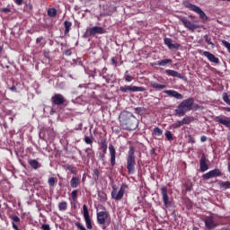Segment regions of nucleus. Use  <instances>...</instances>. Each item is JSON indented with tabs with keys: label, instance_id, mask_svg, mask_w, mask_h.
Wrapping results in <instances>:
<instances>
[{
	"label": "nucleus",
	"instance_id": "a18cd8bd",
	"mask_svg": "<svg viewBox=\"0 0 230 230\" xmlns=\"http://www.w3.org/2000/svg\"><path fill=\"white\" fill-rule=\"evenodd\" d=\"M188 143H190V145H195V138L191 137V135H189L188 137Z\"/></svg>",
	"mask_w": 230,
	"mask_h": 230
},
{
	"label": "nucleus",
	"instance_id": "58836bf2",
	"mask_svg": "<svg viewBox=\"0 0 230 230\" xmlns=\"http://www.w3.org/2000/svg\"><path fill=\"white\" fill-rule=\"evenodd\" d=\"M84 143H86V145H93V137H84Z\"/></svg>",
	"mask_w": 230,
	"mask_h": 230
},
{
	"label": "nucleus",
	"instance_id": "9b49d317",
	"mask_svg": "<svg viewBox=\"0 0 230 230\" xmlns=\"http://www.w3.org/2000/svg\"><path fill=\"white\" fill-rule=\"evenodd\" d=\"M51 102L53 105H64V103H66V99L64 98V95L56 93L51 97Z\"/></svg>",
	"mask_w": 230,
	"mask_h": 230
},
{
	"label": "nucleus",
	"instance_id": "a211bd4d",
	"mask_svg": "<svg viewBox=\"0 0 230 230\" xmlns=\"http://www.w3.org/2000/svg\"><path fill=\"white\" fill-rule=\"evenodd\" d=\"M203 56L209 60V62H212L213 64H218L220 62V59L218 58L215 57V55L211 54L209 51H204Z\"/></svg>",
	"mask_w": 230,
	"mask_h": 230
},
{
	"label": "nucleus",
	"instance_id": "ddd939ff",
	"mask_svg": "<svg viewBox=\"0 0 230 230\" xmlns=\"http://www.w3.org/2000/svg\"><path fill=\"white\" fill-rule=\"evenodd\" d=\"M124 195H125V189L123 187H120L119 191L113 188V190L111 191V197L115 200H121Z\"/></svg>",
	"mask_w": 230,
	"mask_h": 230
},
{
	"label": "nucleus",
	"instance_id": "b1692460",
	"mask_svg": "<svg viewBox=\"0 0 230 230\" xmlns=\"http://www.w3.org/2000/svg\"><path fill=\"white\" fill-rule=\"evenodd\" d=\"M79 185H80V179H78L77 177H73L70 181L71 188H78Z\"/></svg>",
	"mask_w": 230,
	"mask_h": 230
},
{
	"label": "nucleus",
	"instance_id": "13d9d810",
	"mask_svg": "<svg viewBox=\"0 0 230 230\" xmlns=\"http://www.w3.org/2000/svg\"><path fill=\"white\" fill-rule=\"evenodd\" d=\"M40 40H42V39L38 38V39L36 40V42L39 43V42H40Z\"/></svg>",
	"mask_w": 230,
	"mask_h": 230
},
{
	"label": "nucleus",
	"instance_id": "8fccbe9b",
	"mask_svg": "<svg viewBox=\"0 0 230 230\" xmlns=\"http://www.w3.org/2000/svg\"><path fill=\"white\" fill-rule=\"evenodd\" d=\"M200 141H201V143H206V141H208V137L202 136V137H200Z\"/></svg>",
	"mask_w": 230,
	"mask_h": 230
},
{
	"label": "nucleus",
	"instance_id": "f3484780",
	"mask_svg": "<svg viewBox=\"0 0 230 230\" xmlns=\"http://www.w3.org/2000/svg\"><path fill=\"white\" fill-rule=\"evenodd\" d=\"M215 121H217V123H220L221 125H224L227 128H229L230 127V119L227 117L217 116L216 117Z\"/></svg>",
	"mask_w": 230,
	"mask_h": 230
},
{
	"label": "nucleus",
	"instance_id": "4c0bfd02",
	"mask_svg": "<svg viewBox=\"0 0 230 230\" xmlns=\"http://www.w3.org/2000/svg\"><path fill=\"white\" fill-rule=\"evenodd\" d=\"M221 188H224V190H229L230 188V182L229 181H223L220 183Z\"/></svg>",
	"mask_w": 230,
	"mask_h": 230
},
{
	"label": "nucleus",
	"instance_id": "c85d7f7f",
	"mask_svg": "<svg viewBox=\"0 0 230 230\" xmlns=\"http://www.w3.org/2000/svg\"><path fill=\"white\" fill-rule=\"evenodd\" d=\"M85 153H86L87 157H89V158L94 157V151H93L92 147H87L85 149Z\"/></svg>",
	"mask_w": 230,
	"mask_h": 230
},
{
	"label": "nucleus",
	"instance_id": "1a4fd4ad",
	"mask_svg": "<svg viewBox=\"0 0 230 230\" xmlns=\"http://www.w3.org/2000/svg\"><path fill=\"white\" fill-rule=\"evenodd\" d=\"M181 22H182L183 26L187 28V30H190V31H195L197 28H200L199 25H197L193 22H191L188 18L186 17H180Z\"/></svg>",
	"mask_w": 230,
	"mask_h": 230
},
{
	"label": "nucleus",
	"instance_id": "dca6fc26",
	"mask_svg": "<svg viewBox=\"0 0 230 230\" xmlns=\"http://www.w3.org/2000/svg\"><path fill=\"white\" fill-rule=\"evenodd\" d=\"M164 93V94H168V96H171V98H175L176 100H182V98H184L182 94L175 90H165Z\"/></svg>",
	"mask_w": 230,
	"mask_h": 230
},
{
	"label": "nucleus",
	"instance_id": "7c9ffc66",
	"mask_svg": "<svg viewBox=\"0 0 230 230\" xmlns=\"http://www.w3.org/2000/svg\"><path fill=\"white\" fill-rule=\"evenodd\" d=\"M181 121H182L183 125H190V123H191V121H193V118L186 116L185 118H183L181 119Z\"/></svg>",
	"mask_w": 230,
	"mask_h": 230
},
{
	"label": "nucleus",
	"instance_id": "aec40b11",
	"mask_svg": "<svg viewBox=\"0 0 230 230\" xmlns=\"http://www.w3.org/2000/svg\"><path fill=\"white\" fill-rule=\"evenodd\" d=\"M206 161V156L202 155L199 161L200 172H208L209 167L208 166V163Z\"/></svg>",
	"mask_w": 230,
	"mask_h": 230
},
{
	"label": "nucleus",
	"instance_id": "6ab92c4d",
	"mask_svg": "<svg viewBox=\"0 0 230 230\" xmlns=\"http://www.w3.org/2000/svg\"><path fill=\"white\" fill-rule=\"evenodd\" d=\"M172 39L170 38H165L164 39V44L166 47L169 48V49H178V48H180L181 45H179V43H172Z\"/></svg>",
	"mask_w": 230,
	"mask_h": 230
},
{
	"label": "nucleus",
	"instance_id": "72a5a7b5",
	"mask_svg": "<svg viewBox=\"0 0 230 230\" xmlns=\"http://www.w3.org/2000/svg\"><path fill=\"white\" fill-rule=\"evenodd\" d=\"M165 137L168 141H173V134H172V131H166Z\"/></svg>",
	"mask_w": 230,
	"mask_h": 230
},
{
	"label": "nucleus",
	"instance_id": "39448f33",
	"mask_svg": "<svg viewBox=\"0 0 230 230\" xmlns=\"http://www.w3.org/2000/svg\"><path fill=\"white\" fill-rule=\"evenodd\" d=\"M220 218H222V217L217 214H211L205 218V226L208 229H216V227H218L220 225Z\"/></svg>",
	"mask_w": 230,
	"mask_h": 230
},
{
	"label": "nucleus",
	"instance_id": "f03ea898",
	"mask_svg": "<svg viewBox=\"0 0 230 230\" xmlns=\"http://www.w3.org/2000/svg\"><path fill=\"white\" fill-rule=\"evenodd\" d=\"M193 103H195V99L191 97L183 100L175 109V115L179 116V118L184 116L186 112H190L193 109Z\"/></svg>",
	"mask_w": 230,
	"mask_h": 230
},
{
	"label": "nucleus",
	"instance_id": "864d4df0",
	"mask_svg": "<svg viewBox=\"0 0 230 230\" xmlns=\"http://www.w3.org/2000/svg\"><path fill=\"white\" fill-rule=\"evenodd\" d=\"M111 63L112 65L116 67L118 66V61H116V59H114V58H111Z\"/></svg>",
	"mask_w": 230,
	"mask_h": 230
},
{
	"label": "nucleus",
	"instance_id": "0e129e2a",
	"mask_svg": "<svg viewBox=\"0 0 230 230\" xmlns=\"http://www.w3.org/2000/svg\"><path fill=\"white\" fill-rule=\"evenodd\" d=\"M54 112H55V111L51 110L50 114H53Z\"/></svg>",
	"mask_w": 230,
	"mask_h": 230
},
{
	"label": "nucleus",
	"instance_id": "c03bdc74",
	"mask_svg": "<svg viewBox=\"0 0 230 230\" xmlns=\"http://www.w3.org/2000/svg\"><path fill=\"white\" fill-rule=\"evenodd\" d=\"M124 80L126 82H132V80H134V77H132V75H124Z\"/></svg>",
	"mask_w": 230,
	"mask_h": 230
},
{
	"label": "nucleus",
	"instance_id": "c756f323",
	"mask_svg": "<svg viewBox=\"0 0 230 230\" xmlns=\"http://www.w3.org/2000/svg\"><path fill=\"white\" fill-rule=\"evenodd\" d=\"M58 209L59 211H66L67 209V202L62 201L58 204Z\"/></svg>",
	"mask_w": 230,
	"mask_h": 230
},
{
	"label": "nucleus",
	"instance_id": "bb28decb",
	"mask_svg": "<svg viewBox=\"0 0 230 230\" xmlns=\"http://www.w3.org/2000/svg\"><path fill=\"white\" fill-rule=\"evenodd\" d=\"M65 170H69V172H71V173H73L74 175H76V173H78L76 167L73 165H69V164L66 165Z\"/></svg>",
	"mask_w": 230,
	"mask_h": 230
},
{
	"label": "nucleus",
	"instance_id": "0eeeda50",
	"mask_svg": "<svg viewBox=\"0 0 230 230\" xmlns=\"http://www.w3.org/2000/svg\"><path fill=\"white\" fill-rule=\"evenodd\" d=\"M107 33V31L103 27L94 26L87 28L86 34L89 37H94V35H103Z\"/></svg>",
	"mask_w": 230,
	"mask_h": 230
},
{
	"label": "nucleus",
	"instance_id": "f257e3e1",
	"mask_svg": "<svg viewBox=\"0 0 230 230\" xmlns=\"http://www.w3.org/2000/svg\"><path fill=\"white\" fill-rule=\"evenodd\" d=\"M120 125L125 130H136L137 119L130 112H123L120 116Z\"/></svg>",
	"mask_w": 230,
	"mask_h": 230
},
{
	"label": "nucleus",
	"instance_id": "e433bc0d",
	"mask_svg": "<svg viewBox=\"0 0 230 230\" xmlns=\"http://www.w3.org/2000/svg\"><path fill=\"white\" fill-rule=\"evenodd\" d=\"M182 125H184L182 120H178L172 124V128H180V127H182Z\"/></svg>",
	"mask_w": 230,
	"mask_h": 230
},
{
	"label": "nucleus",
	"instance_id": "4d7b16f0",
	"mask_svg": "<svg viewBox=\"0 0 230 230\" xmlns=\"http://www.w3.org/2000/svg\"><path fill=\"white\" fill-rule=\"evenodd\" d=\"M225 111H226L227 112H230V108L229 107H226Z\"/></svg>",
	"mask_w": 230,
	"mask_h": 230
},
{
	"label": "nucleus",
	"instance_id": "603ef678",
	"mask_svg": "<svg viewBox=\"0 0 230 230\" xmlns=\"http://www.w3.org/2000/svg\"><path fill=\"white\" fill-rule=\"evenodd\" d=\"M12 226H13V228L14 230H21V229L19 228V226H17V224L12 222Z\"/></svg>",
	"mask_w": 230,
	"mask_h": 230
},
{
	"label": "nucleus",
	"instance_id": "2f4dec72",
	"mask_svg": "<svg viewBox=\"0 0 230 230\" xmlns=\"http://www.w3.org/2000/svg\"><path fill=\"white\" fill-rule=\"evenodd\" d=\"M48 15L49 17H56L57 15V9L55 8H50L48 10Z\"/></svg>",
	"mask_w": 230,
	"mask_h": 230
},
{
	"label": "nucleus",
	"instance_id": "37998d69",
	"mask_svg": "<svg viewBox=\"0 0 230 230\" xmlns=\"http://www.w3.org/2000/svg\"><path fill=\"white\" fill-rule=\"evenodd\" d=\"M49 186H50V188H53V186H55V178L54 177H50L49 179Z\"/></svg>",
	"mask_w": 230,
	"mask_h": 230
},
{
	"label": "nucleus",
	"instance_id": "f8f14e48",
	"mask_svg": "<svg viewBox=\"0 0 230 230\" xmlns=\"http://www.w3.org/2000/svg\"><path fill=\"white\" fill-rule=\"evenodd\" d=\"M222 175V171L220 169H214L205 174H203V179L208 181V179H213V177H220Z\"/></svg>",
	"mask_w": 230,
	"mask_h": 230
},
{
	"label": "nucleus",
	"instance_id": "5701e85b",
	"mask_svg": "<svg viewBox=\"0 0 230 230\" xmlns=\"http://www.w3.org/2000/svg\"><path fill=\"white\" fill-rule=\"evenodd\" d=\"M168 64H172V59H163V60L157 61L156 63H155V66H162V67H164L168 66Z\"/></svg>",
	"mask_w": 230,
	"mask_h": 230
},
{
	"label": "nucleus",
	"instance_id": "6e6d98bb",
	"mask_svg": "<svg viewBox=\"0 0 230 230\" xmlns=\"http://www.w3.org/2000/svg\"><path fill=\"white\" fill-rule=\"evenodd\" d=\"M10 91H13V92L15 93V91H17V87H15V86L13 85V86H12V87L10 88Z\"/></svg>",
	"mask_w": 230,
	"mask_h": 230
},
{
	"label": "nucleus",
	"instance_id": "f704fd0d",
	"mask_svg": "<svg viewBox=\"0 0 230 230\" xmlns=\"http://www.w3.org/2000/svg\"><path fill=\"white\" fill-rule=\"evenodd\" d=\"M71 197L74 202H76V199H78V190H75L71 192Z\"/></svg>",
	"mask_w": 230,
	"mask_h": 230
},
{
	"label": "nucleus",
	"instance_id": "2eb2a0df",
	"mask_svg": "<svg viewBox=\"0 0 230 230\" xmlns=\"http://www.w3.org/2000/svg\"><path fill=\"white\" fill-rule=\"evenodd\" d=\"M109 152L111 155V166H115L116 164V148L112 144L109 145Z\"/></svg>",
	"mask_w": 230,
	"mask_h": 230
},
{
	"label": "nucleus",
	"instance_id": "9d476101",
	"mask_svg": "<svg viewBox=\"0 0 230 230\" xmlns=\"http://www.w3.org/2000/svg\"><path fill=\"white\" fill-rule=\"evenodd\" d=\"M83 215L86 228L93 229V221H91V217H89V208H87V205L83 206Z\"/></svg>",
	"mask_w": 230,
	"mask_h": 230
},
{
	"label": "nucleus",
	"instance_id": "a19ab883",
	"mask_svg": "<svg viewBox=\"0 0 230 230\" xmlns=\"http://www.w3.org/2000/svg\"><path fill=\"white\" fill-rule=\"evenodd\" d=\"M10 218L14 224L21 222V218L18 216H11Z\"/></svg>",
	"mask_w": 230,
	"mask_h": 230
},
{
	"label": "nucleus",
	"instance_id": "423d86ee",
	"mask_svg": "<svg viewBox=\"0 0 230 230\" xmlns=\"http://www.w3.org/2000/svg\"><path fill=\"white\" fill-rule=\"evenodd\" d=\"M183 4L185 8H189V10H191V12H195V13H198L199 19H201L203 22H206V21H208V15H206V13H204V11H202L200 7L192 4L188 1H185Z\"/></svg>",
	"mask_w": 230,
	"mask_h": 230
},
{
	"label": "nucleus",
	"instance_id": "4468645a",
	"mask_svg": "<svg viewBox=\"0 0 230 230\" xmlns=\"http://www.w3.org/2000/svg\"><path fill=\"white\" fill-rule=\"evenodd\" d=\"M161 191H162V199L164 201V206L165 208H169L172 202H170V197H168V189H166V187H162Z\"/></svg>",
	"mask_w": 230,
	"mask_h": 230
},
{
	"label": "nucleus",
	"instance_id": "6e6552de",
	"mask_svg": "<svg viewBox=\"0 0 230 230\" xmlns=\"http://www.w3.org/2000/svg\"><path fill=\"white\" fill-rule=\"evenodd\" d=\"M121 93H143L146 91L145 87L124 85L119 87Z\"/></svg>",
	"mask_w": 230,
	"mask_h": 230
},
{
	"label": "nucleus",
	"instance_id": "79ce46f5",
	"mask_svg": "<svg viewBox=\"0 0 230 230\" xmlns=\"http://www.w3.org/2000/svg\"><path fill=\"white\" fill-rule=\"evenodd\" d=\"M222 44L225 46V48H226L228 53H230V43L226 40H222Z\"/></svg>",
	"mask_w": 230,
	"mask_h": 230
},
{
	"label": "nucleus",
	"instance_id": "49530a36",
	"mask_svg": "<svg viewBox=\"0 0 230 230\" xmlns=\"http://www.w3.org/2000/svg\"><path fill=\"white\" fill-rule=\"evenodd\" d=\"M42 230H51V227L48 224H44L41 226Z\"/></svg>",
	"mask_w": 230,
	"mask_h": 230
},
{
	"label": "nucleus",
	"instance_id": "473e14b6",
	"mask_svg": "<svg viewBox=\"0 0 230 230\" xmlns=\"http://www.w3.org/2000/svg\"><path fill=\"white\" fill-rule=\"evenodd\" d=\"M153 132L155 136H163V130L159 128L158 127L154 128Z\"/></svg>",
	"mask_w": 230,
	"mask_h": 230
},
{
	"label": "nucleus",
	"instance_id": "3c124183",
	"mask_svg": "<svg viewBox=\"0 0 230 230\" xmlns=\"http://www.w3.org/2000/svg\"><path fill=\"white\" fill-rule=\"evenodd\" d=\"M93 174L95 175V179H98V177L100 176V172L97 170V169H95L94 171H93Z\"/></svg>",
	"mask_w": 230,
	"mask_h": 230
},
{
	"label": "nucleus",
	"instance_id": "7ed1b4c3",
	"mask_svg": "<svg viewBox=\"0 0 230 230\" xmlns=\"http://www.w3.org/2000/svg\"><path fill=\"white\" fill-rule=\"evenodd\" d=\"M127 170L132 175L136 172V149L134 146H129L127 156Z\"/></svg>",
	"mask_w": 230,
	"mask_h": 230
},
{
	"label": "nucleus",
	"instance_id": "393cba45",
	"mask_svg": "<svg viewBox=\"0 0 230 230\" xmlns=\"http://www.w3.org/2000/svg\"><path fill=\"white\" fill-rule=\"evenodd\" d=\"M30 166L33 168L34 170H38V168H40V164L37 160H30L29 161Z\"/></svg>",
	"mask_w": 230,
	"mask_h": 230
},
{
	"label": "nucleus",
	"instance_id": "a878e982",
	"mask_svg": "<svg viewBox=\"0 0 230 230\" xmlns=\"http://www.w3.org/2000/svg\"><path fill=\"white\" fill-rule=\"evenodd\" d=\"M64 26H65V35H67V33H69V31L71 30V26H73V23L71 22L65 21Z\"/></svg>",
	"mask_w": 230,
	"mask_h": 230
},
{
	"label": "nucleus",
	"instance_id": "cd10ccee",
	"mask_svg": "<svg viewBox=\"0 0 230 230\" xmlns=\"http://www.w3.org/2000/svg\"><path fill=\"white\" fill-rule=\"evenodd\" d=\"M204 40H205V42H207V44H208L212 48H215V43L211 41V37H209V35H205Z\"/></svg>",
	"mask_w": 230,
	"mask_h": 230
},
{
	"label": "nucleus",
	"instance_id": "09e8293b",
	"mask_svg": "<svg viewBox=\"0 0 230 230\" xmlns=\"http://www.w3.org/2000/svg\"><path fill=\"white\" fill-rule=\"evenodd\" d=\"M142 111H143V108H141V107L135 108V112L137 114H139V112H141Z\"/></svg>",
	"mask_w": 230,
	"mask_h": 230
},
{
	"label": "nucleus",
	"instance_id": "20e7f679",
	"mask_svg": "<svg viewBox=\"0 0 230 230\" xmlns=\"http://www.w3.org/2000/svg\"><path fill=\"white\" fill-rule=\"evenodd\" d=\"M97 224L102 226V229L106 230L111 226V215L107 211L97 212Z\"/></svg>",
	"mask_w": 230,
	"mask_h": 230
},
{
	"label": "nucleus",
	"instance_id": "bf43d9fd",
	"mask_svg": "<svg viewBox=\"0 0 230 230\" xmlns=\"http://www.w3.org/2000/svg\"><path fill=\"white\" fill-rule=\"evenodd\" d=\"M227 141H228L229 146H230V135L227 136Z\"/></svg>",
	"mask_w": 230,
	"mask_h": 230
},
{
	"label": "nucleus",
	"instance_id": "ea45409f",
	"mask_svg": "<svg viewBox=\"0 0 230 230\" xmlns=\"http://www.w3.org/2000/svg\"><path fill=\"white\" fill-rule=\"evenodd\" d=\"M101 146L103 150V153L106 154L107 153V142L105 140H102L101 142Z\"/></svg>",
	"mask_w": 230,
	"mask_h": 230
},
{
	"label": "nucleus",
	"instance_id": "052dcab7",
	"mask_svg": "<svg viewBox=\"0 0 230 230\" xmlns=\"http://www.w3.org/2000/svg\"><path fill=\"white\" fill-rule=\"evenodd\" d=\"M221 230H230L228 227H223Z\"/></svg>",
	"mask_w": 230,
	"mask_h": 230
},
{
	"label": "nucleus",
	"instance_id": "de8ad7c7",
	"mask_svg": "<svg viewBox=\"0 0 230 230\" xmlns=\"http://www.w3.org/2000/svg\"><path fill=\"white\" fill-rule=\"evenodd\" d=\"M1 12H3L4 13H10V9L4 7L1 9Z\"/></svg>",
	"mask_w": 230,
	"mask_h": 230
},
{
	"label": "nucleus",
	"instance_id": "4be33fe9",
	"mask_svg": "<svg viewBox=\"0 0 230 230\" xmlns=\"http://www.w3.org/2000/svg\"><path fill=\"white\" fill-rule=\"evenodd\" d=\"M149 84H150L151 87H153V89H158V90L166 89V85L157 84L154 81L149 82Z\"/></svg>",
	"mask_w": 230,
	"mask_h": 230
},
{
	"label": "nucleus",
	"instance_id": "5fc2aeb1",
	"mask_svg": "<svg viewBox=\"0 0 230 230\" xmlns=\"http://www.w3.org/2000/svg\"><path fill=\"white\" fill-rule=\"evenodd\" d=\"M15 3L18 4V6H21V4H22V0H15Z\"/></svg>",
	"mask_w": 230,
	"mask_h": 230
},
{
	"label": "nucleus",
	"instance_id": "c9c22d12",
	"mask_svg": "<svg viewBox=\"0 0 230 230\" xmlns=\"http://www.w3.org/2000/svg\"><path fill=\"white\" fill-rule=\"evenodd\" d=\"M223 101L225 102V103H227V105H230L229 95H227L226 93H223Z\"/></svg>",
	"mask_w": 230,
	"mask_h": 230
},
{
	"label": "nucleus",
	"instance_id": "e2e57ef3",
	"mask_svg": "<svg viewBox=\"0 0 230 230\" xmlns=\"http://www.w3.org/2000/svg\"><path fill=\"white\" fill-rule=\"evenodd\" d=\"M0 53H3V47H0Z\"/></svg>",
	"mask_w": 230,
	"mask_h": 230
},
{
	"label": "nucleus",
	"instance_id": "680f3d73",
	"mask_svg": "<svg viewBox=\"0 0 230 230\" xmlns=\"http://www.w3.org/2000/svg\"><path fill=\"white\" fill-rule=\"evenodd\" d=\"M228 172L230 173V163H228Z\"/></svg>",
	"mask_w": 230,
	"mask_h": 230
},
{
	"label": "nucleus",
	"instance_id": "412c9836",
	"mask_svg": "<svg viewBox=\"0 0 230 230\" xmlns=\"http://www.w3.org/2000/svg\"><path fill=\"white\" fill-rule=\"evenodd\" d=\"M165 73L168 76H172L173 78H180L181 80L183 78L182 75L175 70H165Z\"/></svg>",
	"mask_w": 230,
	"mask_h": 230
}]
</instances>
